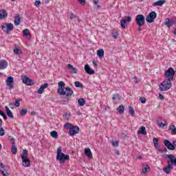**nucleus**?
Listing matches in <instances>:
<instances>
[{
    "instance_id": "obj_7",
    "label": "nucleus",
    "mask_w": 176,
    "mask_h": 176,
    "mask_svg": "<svg viewBox=\"0 0 176 176\" xmlns=\"http://www.w3.org/2000/svg\"><path fill=\"white\" fill-rule=\"evenodd\" d=\"M165 159H169L168 162L172 165L173 167L176 166V157L173 154L165 155Z\"/></svg>"
},
{
    "instance_id": "obj_14",
    "label": "nucleus",
    "mask_w": 176,
    "mask_h": 176,
    "mask_svg": "<svg viewBox=\"0 0 176 176\" xmlns=\"http://www.w3.org/2000/svg\"><path fill=\"white\" fill-rule=\"evenodd\" d=\"M7 83V86H8L10 90H12L13 89V77L12 76H8L7 80H6Z\"/></svg>"
},
{
    "instance_id": "obj_12",
    "label": "nucleus",
    "mask_w": 176,
    "mask_h": 176,
    "mask_svg": "<svg viewBox=\"0 0 176 176\" xmlns=\"http://www.w3.org/2000/svg\"><path fill=\"white\" fill-rule=\"evenodd\" d=\"M21 157L22 159V162H23V166H24V167H30V166H31V163L30 162V159L25 157V156H24V155H21Z\"/></svg>"
},
{
    "instance_id": "obj_23",
    "label": "nucleus",
    "mask_w": 176,
    "mask_h": 176,
    "mask_svg": "<svg viewBox=\"0 0 176 176\" xmlns=\"http://www.w3.org/2000/svg\"><path fill=\"white\" fill-rule=\"evenodd\" d=\"M138 134H142V135H146V129L145 126H142L140 127V130L138 131Z\"/></svg>"
},
{
    "instance_id": "obj_60",
    "label": "nucleus",
    "mask_w": 176,
    "mask_h": 176,
    "mask_svg": "<svg viewBox=\"0 0 176 176\" xmlns=\"http://www.w3.org/2000/svg\"><path fill=\"white\" fill-rule=\"evenodd\" d=\"M115 155H117L118 156H119V155H120V153H119V151H116Z\"/></svg>"
},
{
    "instance_id": "obj_1",
    "label": "nucleus",
    "mask_w": 176,
    "mask_h": 176,
    "mask_svg": "<svg viewBox=\"0 0 176 176\" xmlns=\"http://www.w3.org/2000/svg\"><path fill=\"white\" fill-rule=\"evenodd\" d=\"M58 93L60 96H66V97H71L74 94V91L71 87H65V82L60 81L58 83Z\"/></svg>"
},
{
    "instance_id": "obj_56",
    "label": "nucleus",
    "mask_w": 176,
    "mask_h": 176,
    "mask_svg": "<svg viewBox=\"0 0 176 176\" xmlns=\"http://www.w3.org/2000/svg\"><path fill=\"white\" fill-rule=\"evenodd\" d=\"M75 17H76V16H75V14H71V15H70V20H74V19H75Z\"/></svg>"
},
{
    "instance_id": "obj_58",
    "label": "nucleus",
    "mask_w": 176,
    "mask_h": 176,
    "mask_svg": "<svg viewBox=\"0 0 176 176\" xmlns=\"http://www.w3.org/2000/svg\"><path fill=\"white\" fill-rule=\"evenodd\" d=\"M133 79H134L135 83H138V79L137 78L136 76H135Z\"/></svg>"
},
{
    "instance_id": "obj_6",
    "label": "nucleus",
    "mask_w": 176,
    "mask_h": 176,
    "mask_svg": "<svg viewBox=\"0 0 176 176\" xmlns=\"http://www.w3.org/2000/svg\"><path fill=\"white\" fill-rule=\"evenodd\" d=\"M157 17V14H156V12L152 11L148 14V15L146 17V21L147 23H155V19Z\"/></svg>"
},
{
    "instance_id": "obj_54",
    "label": "nucleus",
    "mask_w": 176,
    "mask_h": 176,
    "mask_svg": "<svg viewBox=\"0 0 176 176\" xmlns=\"http://www.w3.org/2000/svg\"><path fill=\"white\" fill-rule=\"evenodd\" d=\"M78 2H80V5H86V0H78Z\"/></svg>"
},
{
    "instance_id": "obj_15",
    "label": "nucleus",
    "mask_w": 176,
    "mask_h": 176,
    "mask_svg": "<svg viewBox=\"0 0 176 176\" xmlns=\"http://www.w3.org/2000/svg\"><path fill=\"white\" fill-rule=\"evenodd\" d=\"M79 133V126H73L70 128L69 134L72 137H74L75 134H78Z\"/></svg>"
},
{
    "instance_id": "obj_48",
    "label": "nucleus",
    "mask_w": 176,
    "mask_h": 176,
    "mask_svg": "<svg viewBox=\"0 0 176 176\" xmlns=\"http://www.w3.org/2000/svg\"><path fill=\"white\" fill-rule=\"evenodd\" d=\"M159 126L162 127L163 129H164V127H165L166 129L167 128V124H163V122H161L160 124H159Z\"/></svg>"
},
{
    "instance_id": "obj_4",
    "label": "nucleus",
    "mask_w": 176,
    "mask_h": 176,
    "mask_svg": "<svg viewBox=\"0 0 176 176\" xmlns=\"http://www.w3.org/2000/svg\"><path fill=\"white\" fill-rule=\"evenodd\" d=\"M174 75H175V71H174L173 67H169L164 74V76L166 78V80L170 82L171 80H174Z\"/></svg>"
},
{
    "instance_id": "obj_34",
    "label": "nucleus",
    "mask_w": 176,
    "mask_h": 176,
    "mask_svg": "<svg viewBox=\"0 0 176 176\" xmlns=\"http://www.w3.org/2000/svg\"><path fill=\"white\" fill-rule=\"evenodd\" d=\"M11 152L13 155H16V153H17V147L16 146V144L12 146Z\"/></svg>"
},
{
    "instance_id": "obj_39",
    "label": "nucleus",
    "mask_w": 176,
    "mask_h": 176,
    "mask_svg": "<svg viewBox=\"0 0 176 176\" xmlns=\"http://www.w3.org/2000/svg\"><path fill=\"white\" fill-rule=\"evenodd\" d=\"M69 118H71V113H65L63 116V118L65 119V120H69Z\"/></svg>"
},
{
    "instance_id": "obj_33",
    "label": "nucleus",
    "mask_w": 176,
    "mask_h": 176,
    "mask_svg": "<svg viewBox=\"0 0 176 176\" xmlns=\"http://www.w3.org/2000/svg\"><path fill=\"white\" fill-rule=\"evenodd\" d=\"M50 135L52 138H57V137H58V133L56 131H52L50 133Z\"/></svg>"
},
{
    "instance_id": "obj_24",
    "label": "nucleus",
    "mask_w": 176,
    "mask_h": 176,
    "mask_svg": "<svg viewBox=\"0 0 176 176\" xmlns=\"http://www.w3.org/2000/svg\"><path fill=\"white\" fill-rule=\"evenodd\" d=\"M5 109L6 111L7 116H8V118H10L11 119H13V118H14L13 113H12V111H10L9 107L8 106H6Z\"/></svg>"
},
{
    "instance_id": "obj_28",
    "label": "nucleus",
    "mask_w": 176,
    "mask_h": 176,
    "mask_svg": "<svg viewBox=\"0 0 176 176\" xmlns=\"http://www.w3.org/2000/svg\"><path fill=\"white\" fill-rule=\"evenodd\" d=\"M21 20V18H20V16L16 15L14 16V25H19Z\"/></svg>"
},
{
    "instance_id": "obj_53",
    "label": "nucleus",
    "mask_w": 176,
    "mask_h": 176,
    "mask_svg": "<svg viewBox=\"0 0 176 176\" xmlns=\"http://www.w3.org/2000/svg\"><path fill=\"white\" fill-rule=\"evenodd\" d=\"M170 133H171V134H172L173 135H176V128L172 129Z\"/></svg>"
},
{
    "instance_id": "obj_41",
    "label": "nucleus",
    "mask_w": 176,
    "mask_h": 176,
    "mask_svg": "<svg viewBox=\"0 0 176 176\" xmlns=\"http://www.w3.org/2000/svg\"><path fill=\"white\" fill-rule=\"evenodd\" d=\"M23 35L24 36H28V35H30V30L28 29H25L23 31Z\"/></svg>"
},
{
    "instance_id": "obj_8",
    "label": "nucleus",
    "mask_w": 176,
    "mask_h": 176,
    "mask_svg": "<svg viewBox=\"0 0 176 176\" xmlns=\"http://www.w3.org/2000/svg\"><path fill=\"white\" fill-rule=\"evenodd\" d=\"M1 28L6 34H10V31H13L14 26L12 23H8L7 25H3Z\"/></svg>"
},
{
    "instance_id": "obj_61",
    "label": "nucleus",
    "mask_w": 176,
    "mask_h": 176,
    "mask_svg": "<svg viewBox=\"0 0 176 176\" xmlns=\"http://www.w3.org/2000/svg\"><path fill=\"white\" fill-rule=\"evenodd\" d=\"M170 130H173V129H175V125H170Z\"/></svg>"
},
{
    "instance_id": "obj_50",
    "label": "nucleus",
    "mask_w": 176,
    "mask_h": 176,
    "mask_svg": "<svg viewBox=\"0 0 176 176\" xmlns=\"http://www.w3.org/2000/svg\"><path fill=\"white\" fill-rule=\"evenodd\" d=\"M0 115L1 116H3L4 120H8V117L6 116V114H5V113L2 112V113H0Z\"/></svg>"
},
{
    "instance_id": "obj_52",
    "label": "nucleus",
    "mask_w": 176,
    "mask_h": 176,
    "mask_svg": "<svg viewBox=\"0 0 176 176\" xmlns=\"http://www.w3.org/2000/svg\"><path fill=\"white\" fill-rule=\"evenodd\" d=\"M113 146H119V142L116 141L112 142Z\"/></svg>"
},
{
    "instance_id": "obj_37",
    "label": "nucleus",
    "mask_w": 176,
    "mask_h": 176,
    "mask_svg": "<svg viewBox=\"0 0 176 176\" xmlns=\"http://www.w3.org/2000/svg\"><path fill=\"white\" fill-rule=\"evenodd\" d=\"M8 140L10 141V142H11V144H12V146H13V145H16V144H15L16 140H15L13 137H12V136H8Z\"/></svg>"
},
{
    "instance_id": "obj_5",
    "label": "nucleus",
    "mask_w": 176,
    "mask_h": 176,
    "mask_svg": "<svg viewBox=\"0 0 176 176\" xmlns=\"http://www.w3.org/2000/svg\"><path fill=\"white\" fill-rule=\"evenodd\" d=\"M135 23L138 27H142L145 24V16L142 14H138L135 16Z\"/></svg>"
},
{
    "instance_id": "obj_17",
    "label": "nucleus",
    "mask_w": 176,
    "mask_h": 176,
    "mask_svg": "<svg viewBox=\"0 0 176 176\" xmlns=\"http://www.w3.org/2000/svg\"><path fill=\"white\" fill-rule=\"evenodd\" d=\"M85 70L89 75H94V74H96V71H94V69H91V67H90L88 64L85 65Z\"/></svg>"
},
{
    "instance_id": "obj_29",
    "label": "nucleus",
    "mask_w": 176,
    "mask_h": 176,
    "mask_svg": "<svg viewBox=\"0 0 176 176\" xmlns=\"http://www.w3.org/2000/svg\"><path fill=\"white\" fill-rule=\"evenodd\" d=\"M97 54H98V56L99 58H102V57H104V50H102V49L98 50L97 51Z\"/></svg>"
},
{
    "instance_id": "obj_32",
    "label": "nucleus",
    "mask_w": 176,
    "mask_h": 176,
    "mask_svg": "<svg viewBox=\"0 0 176 176\" xmlns=\"http://www.w3.org/2000/svg\"><path fill=\"white\" fill-rule=\"evenodd\" d=\"M13 52L14 54H21V53H23V52L21 51V49H19V47H15L13 50Z\"/></svg>"
},
{
    "instance_id": "obj_11",
    "label": "nucleus",
    "mask_w": 176,
    "mask_h": 176,
    "mask_svg": "<svg viewBox=\"0 0 176 176\" xmlns=\"http://www.w3.org/2000/svg\"><path fill=\"white\" fill-rule=\"evenodd\" d=\"M0 173L3 176L10 175L9 173H8V169H6V167L2 163L0 164Z\"/></svg>"
},
{
    "instance_id": "obj_45",
    "label": "nucleus",
    "mask_w": 176,
    "mask_h": 176,
    "mask_svg": "<svg viewBox=\"0 0 176 176\" xmlns=\"http://www.w3.org/2000/svg\"><path fill=\"white\" fill-rule=\"evenodd\" d=\"M20 101H21V98H18L15 100V103H14V105L15 107H20Z\"/></svg>"
},
{
    "instance_id": "obj_30",
    "label": "nucleus",
    "mask_w": 176,
    "mask_h": 176,
    "mask_svg": "<svg viewBox=\"0 0 176 176\" xmlns=\"http://www.w3.org/2000/svg\"><path fill=\"white\" fill-rule=\"evenodd\" d=\"M149 170H151V167H149V166L148 165L143 166V169H142L143 174H146V173H148Z\"/></svg>"
},
{
    "instance_id": "obj_55",
    "label": "nucleus",
    "mask_w": 176,
    "mask_h": 176,
    "mask_svg": "<svg viewBox=\"0 0 176 176\" xmlns=\"http://www.w3.org/2000/svg\"><path fill=\"white\" fill-rule=\"evenodd\" d=\"M28 151H27V149H24L23 151L22 154H21V155H23V156H25V155H28Z\"/></svg>"
},
{
    "instance_id": "obj_9",
    "label": "nucleus",
    "mask_w": 176,
    "mask_h": 176,
    "mask_svg": "<svg viewBox=\"0 0 176 176\" xmlns=\"http://www.w3.org/2000/svg\"><path fill=\"white\" fill-rule=\"evenodd\" d=\"M22 80L23 82L26 85V86H32L34 85V81H32V80L30 78H28V76H22Z\"/></svg>"
},
{
    "instance_id": "obj_26",
    "label": "nucleus",
    "mask_w": 176,
    "mask_h": 176,
    "mask_svg": "<svg viewBox=\"0 0 176 176\" xmlns=\"http://www.w3.org/2000/svg\"><path fill=\"white\" fill-rule=\"evenodd\" d=\"M173 24H174V21H173V20L170 19H168L166 20L165 25H166V27H168V28H170V27H172Z\"/></svg>"
},
{
    "instance_id": "obj_27",
    "label": "nucleus",
    "mask_w": 176,
    "mask_h": 176,
    "mask_svg": "<svg viewBox=\"0 0 176 176\" xmlns=\"http://www.w3.org/2000/svg\"><path fill=\"white\" fill-rule=\"evenodd\" d=\"M117 111H118V113H119L120 115L124 113V105H123V104L120 105V106L117 108Z\"/></svg>"
},
{
    "instance_id": "obj_40",
    "label": "nucleus",
    "mask_w": 176,
    "mask_h": 176,
    "mask_svg": "<svg viewBox=\"0 0 176 176\" xmlns=\"http://www.w3.org/2000/svg\"><path fill=\"white\" fill-rule=\"evenodd\" d=\"M74 86H76V87H83V85L82 83H80V82L79 81H76L74 82Z\"/></svg>"
},
{
    "instance_id": "obj_25",
    "label": "nucleus",
    "mask_w": 176,
    "mask_h": 176,
    "mask_svg": "<svg viewBox=\"0 0 176 176\" xmlns=\"http://www.w3.org/2000/svg\"><path fill=\"white\" fill-rule=\"evenodd\" d=\"M166 3V1L164 0H159L156 2H154L153 3V6H162V5H164Z\"/></svg>"
},
{
    "instance_id": "obj_20",
    "label": "nucleus",
    "mask_w": 176,
    "mask_h": 176,
    "mask_svg": "<svg viewBox=\"0 0 176 176\" xmlns=\"http://www.w3.org/2000/svg\"><path fill=\"white\" fill-rule=\"evenodd\" d=\"M8 17V12L5 10H0V20H3V19H6Z\"/></svg>"
},
{
    "instance_id": "obj_47",
    "label": "nucleus",
    "mask_w": 176,
    "mask_h": 176,
    "mask_svg": "<svg viewBox=\"0 0 176 176\" xmlns=\"http://www.w3.org/2000/svg\"><path fill=\"white\" fill-rule=\"evenodd\" d=\"M41 0H36L35 2H34V6H36V8H39V6H41Z\"/></svg>"
},
{
    "instance_id": "obj_63",
    "label": "nucleus",
    "mask_w": 176,
    "mask_h": 176,
    "mask_svg": "<svg viewBox=\"0 0 176 176\" xmlns=\"http://www.w3.org/2000/svg\"><path fill=\"white\" fill-rule=\"evenodd\" d=\"M92 63L94 67H97V63L96 61H93Z\"/></svg>"
},
{
    "instance_id": "obj_43",
    "label": "nucleus",
    "mask_w": 176,
    "mask_h": 176,
    "mask_svg": "<svg viewBox=\"0 0 176 176\" xmlns=\"http://www.w3.org/2000/svg\"><path fill=\"white\" fill-rule=\"evenodd\" d=\"M74 126H72V124H71V123L69 122H67L65 124V129H69V130H71V129H72Z\"/></svg>"
},
{
    "instance_id": "obj_31",
    "label": "nucleus",
    "mask_w": 176,
    "mask_h": 176,
    "mask_svg": "<svg viewBox=\"0 0 176 176\" xmlns=\"http://www.w3.org/2000/svg\"><path fill=\"white\" fill-rule=\"evenodd\" d=\"M78 104L80 105V107H83V105H85V104H86V100H85L84 98H80L78 100Z\"/></svg>"
},
{
    "instance_id": "obj_46",
    "label": "nucleus",
    "mask_w": 176,
    "mask_h": 176,
    "mask_svg": "<svg viewBox=\"0 0 176 176\" xmlns=\"http://www.w3.org/2000/svg\"><path fill=\"white\" fill-rule=\"evenodd\" d=\"M3 135H5V129L0 126V137H3Z\"/></svg>"
},
{
    "instance_id": "obj_35",
    "label": "nucleus",
    "mask_w": 176,
    "mask_h": 176,
    "mask_svg": "<svg viewBox=\"0 0 176 176\" xmlns=\"http://www.w3.org/2000/svg\"><path fill=\"white\" fill-rule=\"evenodd\" d=\"M111 34H112V37L114 39H118V35H119V33L118 32V30H113Z\"/></svg>"
},
{
    "instance_id": "obj_10",
    "label": "nucleus",
    "mask_w": 176,
    "mask_h": 176,
    "mask_svg": "<svg viewBox=\"0 0 176 176\" xmlns=\"http://www.w3.org/2000/svg\"><path fill=\"white\" fill-rule=\"evenodd\" d=\"M164 144L169 151H175V146L174 143H171L170 140H164Z\"/></svg>"
},
{
    "instance_id": "obj_19",
    "label": "nucleus",
    "mask_w": 176,
    "mask_h": 176,
    "mask_svg": "<svg viewBox=\"0 0 176 176\" xmlns=\"http://www.w3.org/2000/svg\"><path fill=\"white\" fill-rule=\"evenodd\" d=\"M8 68V61L1 60L0 61V69H6Z\"/></svg>"
},
{
    "instance_id": "obj_2",
    "label": "nucleus",
    "mask_w": 176,
    "mask_h": 176,
    "mask_svg": "<svg viewBox=\"0 0 176 176\" xmlns=\"http://www.w3.org/2000/svg\"><path fill=\"white\" fill-rule=\"evenodd\" d=\"M62 151L63 147L59 146L57 149L56 160H59L60 163H64L65 160H69V155L64 154Z\"/></svg>"
},
{
    "instance_id": "obj_64",
    "label": "nucleus",
    "mask_w": 176,
    "mask_h": 176,
    "mask_svg": "<svg viewBox=\"0 0 176 176\" xmlns=\"http://www.w3.org/2000/svg\"><path fill=\"white\" fill-rule=\"evenodd\" d=\"M173 144L175 145V148H176V140L173 141Z\"/></svg>"
},
{
    "instance_id": "obj_18",
    "label": "nucleus",
    "mask_w": 176,
    "mask_h": 176,
    "mask_svg": "<svg viewBox=\"0 0 176 176\" xmlns=\"http://www.w3.org/2000/svg\"><path fill=\"white\" fill-rule=\"evenodd\" d=\"M48 86H49V84L47 83H44L43 85H41L38 89V90L37 91L38 94H42L45 89L47 88Z\"/></svg>"
},
{
    "instance_id": "obj_62",
    "label": "nucleus",
    "mask_w": 176,
    "mask_h": 176,
    "mask_svg": "<svg viewBox=\"0 0 176 176\" xmlns=\"http://www.w3.org/2000/svg\"><path fill=\"white\" fill-rule=\"evenodd\" d=\"M31 115H32L33 116H35V115H36V112H35V111H32V112H31Z\"/></svg>"
},
{
    "instance_id": "obj_49",
    "label": "nucleus",
    "mask_w": 176,
    "mask_h": 176,
    "mask_svg": "<svg viewBox=\"0 0 176 176\" xmlns=\"http://www.w3.org/2000/svg\"><path fill=\"white\" fill-rule=\"evenodd\" d=\"M139 100L142 102V104H145V102H146V99L145 98H140Z\"/></svg>"
},
{
    "instance_id": "obj_59",
    "label": "nucleus",
    "mask_w": 176,
    "mask_h": 176,
    "mask_svg": "<svg viewBox=\"0 0 176 176\" xmlns=\"http://www.w3.org/2000/svg\"><path fill=\"white\" fill-rule=\"evenodd\" d=\"M76 114L78 116H80V115H82V113H80V111H78L76 112Z\"/></svg>"
},
{
    "instance_id": "obj_51",
    "label": "nucleus",
    "mask_w": 176,
    "mask_h": 176,
    "mask_svg": "<svg viewBox=\"0 0 176 176\" xmlns=\"http://www.w3.org/2000/svg\"><path fill=\"white\" fill-rule=\"evenodd\" d=\"M153 142L154 144H159V140H157L156 138H153Z\"/></svg>"
},
{
    "instance_id": "obj_44",
    "label": "nucleus",
    "mask_w": 176,
    "mask_h": 176,
    "mask_svg": "<svg viewBox=\"0 0 176 176\" xmlns=\"http://www.w3.org/2000/svg\"><path fill=\"white\" fill-rule=\"evenodd\" d=\"M154 146H155V149H157V151H159V152H163V149H162L160 148V146L159 145V143H157V144H154Z\"/></svg>"
},
{
    "instance_id": "obj_36",
    "label": "nucleus",
    "mask_w": 176,
    "mask_h": 176,
    "mask_svg": "<svg viewBox=\"0 0 176 176\" xmlns=\"http://www.w3.org/2000/svg\"><path fill=\"white\" fill-rule=\"evenodd\" d=\"M28 112V110L27 109H22L21 110V113H20L21 116H25V115H27Z\"/></svg>"
},
{
    "instance_id": "obj_22",
    "label": "nucleus",
    "mask_w": 176,
    "mask_h": 176,
    "mask_svg": "<svg viewBox=\"0 0 176 176\" xmlns=\"http://www.w3.org/2000/svg\"><path fill=\"white\" fill-rule=\"evenodd\" d=\"M67 68L71 70L72 74H78V69L76 67H74L72 65L68 64Z\"/></svg>"
},
{
    "instance_id": "obj_13",
    "label": "nucleus",
    "mask_w": 176,
    "mask_h": 176,
    "mask_svg": "<svg viewBox=\"0 0 176 176\" xmlns=\"http://www.w3.org/2000/svg\"><path fill=\"white\" fill-rule=\"evenodd\" d=\"M131 23V16H127V19H122L121 21H120V25H121V28L124 30V28H126V25L125 24L126 23Z\"/></svg>"
},
{
    "instance_id": "obj_57",
    "label": "nucleus",
    "mask_w": 176,
    "mask_h": 176,
    "mask_svg": "<svg viewBox=\"0 0 176 176\" xmlns=\"http://www.w3.org/2000/svg\"><path fill=\"white\" fill-rule=\"evenodd\" d=\"M159 98H160V100H164V96H163L162 95V94H159Z\"/></svg>"
},
{
    "instance_id": "obj_3",
    "label": "nucleus",
    "mask_w": 176,
    "mask_h": 176,
    "mask_svg": "<svg viewBox=\"0 0 176 176\" xmlns=\"http://www.w3.org/2000/svg\"><path fill=\"white\" fill-rule=\"evenodd\" d=\"M170 89H171V81L169 80L166 79L160 85V91H167V90H170Z\"/></svg>"
},
{
    "instance_id": "obj_38",
    "label": "nucleus",
    "mask_w": 176,
    "mask_h": 176,
    "mask_svg": "<svg viewBox=\"0 0 176 176\" xmlns=\"http://www.w3.org/2000/svg\"><path fill=\"white\" fill-rule=\"evenodd\" d=\"M113 101H116L118 100H120V96L119 94H115L112 98Z\"/></svg>"
},
{
    "instance_id": "obj_42",
    "label": "nucleus",
    "mask_w": 176,
    "mask_h": 176,
    "mask_svg": "<svg viewBox=\"0 0 176 176\" xmlns=\"http://www.w3.org/2000/svg\"><path fill=\"white\" fill-rule=\"evenodd\" d=\"M129 113H131V116H134L135 115V111L133 107H129Z\"/></svg>"
},
{
    "instance_id": "obj_21",
    "label": "nucleus",
    "mask_w": 176,
    "mask_h": 176,
    "mask_svg": "<svg viewBox=\"0 0 176 176\" xmlns=\"http://www.w3.org/2000/svg\"><path fill=\"white\" fill-rule=\"evenodd\" d=\"M85 153L86 156H87L88 159H91V157H93V153H91V150H90V148H85Z\"/></svg>"
},
{
    "instance_id": "obj_16",
    "label": "nucleus",
    "mask_w": 176,
    "mask_h": 176,
    "mask_svg": "<svg viewBox=\"0 0 176 176\" xmlns=\"http://www.w3.org/2000/svg\"><path fill=\"white\" fill-rule=\"evenodd\" d=\"M167 164L168 166L166 167L163 168V171L164 173H166V174H170L173 167L172 166L171 164H170L168 161H167Z\"/></svg>"
}]
</instances>
